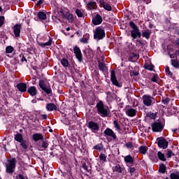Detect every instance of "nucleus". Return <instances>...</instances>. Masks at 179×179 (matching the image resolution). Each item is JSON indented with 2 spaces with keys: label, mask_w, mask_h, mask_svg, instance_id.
Listing matches in <instances>:
<instances>
[{
  "label": "nucleus",
  "mask_w": 179,
  "mask_h": 179,
  "mask_svg": "<svg viewBox=\"0 0 179 179\" xmlns=\"http://www.w3.org/2000/svg\"><path fill=\"white\" fill-rule=\"evenodd\" d=\"M6 173L8 174H13L16 170V158L8 159L6 163Z\"/></svg>",
  "instance_id": "1"
},
{
  "label": "nucleus",
  "mask_w": 179,
  "mask_h": 179,
  "mask_svg": "<svg viewBox=\"0 0 179 179\" xmlns=\"http://www.w3.org/2000/svg\"><path fill=\"white\" fill-rule=\"evenodd\" d=\"M106 37V31L103 27H99L96 28L94 31V38L96 40V41H100V40H103Z\"/></svg>",
  "instance_id": "2"
},
{
  "label": "nucleus",
  "mask_w": 179,
  "mask_h": 179,
  "mask_svg": "<svg viewBox=\"0 0 179 179\" xmlns=\"http://www.w3.org/2000/svg\"><path fill=\"white\" fill-rule=\"evenodd\" d=\"M129 26L133 29V30L131 31V36L133 38H141V31H139V28H138V26L135 24V22L131 21L129 22Z\"/></svg>",
  "instance_id": "3"
},
{
  "label": "nucleus",
  "mask_w": 179,
  "mask_h": 179,
  "mask_svg": "<svg viewBox=\"0 0 179 179\" xmlns=\"http://www.w3.org/2000/svg\"><path fill=\"white\" fill-rule=\"evenodd\" d=\"M96 108H97L98 113L99 114V115H101V117H107V114H108V111L107 110V109L106 108H104V104H103L102 101H99L96 104Z\"/></svg>",
  "instance_id": "4"
},
{
  "label": "nucleus",
  "mask_w": 179,
  "mask_h": 179,
  "mask_svg": "<svg viewBox=\"0 0 179 179\" xmlns=\"http://www.w3.org/2000/svg\"><path fill=\"white\" fill-rule=\"evenodd\" d=\"M151 128L153 132H162L163 128H164V125L160 121L155 122L151 124Z\"/></svg>",
  "instance_id": "5"
},
{
  "label": "nucleus",
  "mask_w": 179,
  "mask_h": 179,
  "mask_svg": "<svg viewBox=\"0 0 179 179\" xmlns=\"http://www.w3.org/2000/svg\"><path fill=\"white\" fill-rule=\"evenodd\" d=\"M39 87L45 92L47 94H51V87H50L48 85L45 84V82L43 80H39Z\"/></svg>",
  "instance_id": "6"
},
{
  "label": "nucleus",
  "mask_w": 179,
  "mask_h": 179,
  "mask_svg": "<svg viewBox=\"0 0 179 179\" xmlns=\"http://www.w3.org/2000/svg\"><path fill=\"white\" fill-rule=\"evenodd\" d=\"M143 103L146 107H150L153 104V97L150 95H143Z\"/></svg>",
  "instance_id": "7"
},
{
  "label": "nucleus",
  "mask_w": 179,
  "mask_h": 179,
  "mask_svg": "<svg viewBox=\"0 0 179 179\" xmlns=\"http://www.w3.org/2000/svg\"><path fill=\"white\" fill-rule=\"evenodd\" d=\"M88 128L92 131V132L96 134L100 130V125L93 121H90L88 122Z\"/></svg>",
  "instance_id": "8"
},
{
  "label": "nucleus",
  "mask_w": 179,
  "mask_h": 179,
  "mask_svg": "<svg viewBox=\"0 0 179 179\" xmlns=\"http://www.w3.org/2000/svg\"><path fill=\"white\" fill-rule=\"evenodd\" d=\"M110 80L113 85H114V86H117V87H121L122 86L120 83H118V80H117L115 71L114 70L110 71Z\"/></svg>",
  "instance_id": "9"
},
{
  "label": "nucleus",
  "mask_w": 179,
  "mask_h": 179,
  "mask_svg": "<svg viewBox=\"0 0 179 179\" xmlns=\"http://www.w3.org/2000/svg\"><path fill=\"white\" fill-rule=\"evenodd\" d=\"M158 142V146L159 148H161L162 149H167V147L169 146V142L166 141L163 137H159L157 139Z\"/></svg>",
  "instance_id": "10"
},
{
  "label": "nucleus",
  "mask_w": 179,
  "mask_h": 179,
  "mask_svg": "<svg viewBox=\"0 0 179 179\" xmlns=\"http://www.w3.org/2000/svg\"><path fill=\"white\" fill-rule=\"evenodd\" d=\"M124 160L127 166H134L135 164V157H132L131 155L125 156Z\"/></svg>",
  "instance_id": "11"
},
{
  "label": "nucleus",
  "mask_w": 179,
  "mask_h": 179,
  "mask_svg": "<svg viewBox=\"0 0 179 179\" xmlns=\"http://www.w3.org/2000/svg\"><path fill=\"white\" fill-rule=\"evenodd\" d=\"M74 54L77 59H78L79 62H82L83 56L82 55V51H80V48L78 46H75L73 48Z\"/></svg>",
  "instance_id": "12"
},
{
  "label": "nucleus",
  "mask_w": 179,
  "mask_h": 179,
  "mask_svg": "<svg viewBox=\"0 0 179 179\" xmlns=\"http://www.w3.org/2000/svg\"><path fill=\"white\" fill-rule=\"evenodd\" d=\"M21 29H22V25L20 24H17L13 27V31L15 37H20Z\"/></svg>",
  "instance_id": "13"
},
{
  "label": "nucleus",
  "mask_w": 179,
  "mask_h": 179,
  "mask_svg": "<svg viewBox=\"0 0 179 179\" xmlns=\"http://www.w3.org/2000/svg\"><path fill=\"white\" fill-rule=\"evenodd\" d=\"M103 22V18L100 15H96L93 19H92V23L94 24V26H97L99 24H101V22Z\"/></svg>",
  "instance_id": "14"
},
{
  "label": "nucleus",
  "mask_w": 179,
  "mask_h": 179,
  "mask_svg": "<svg viewBox=\"0 0 179 179\" xmlns=\"http://www.w3.org/2000/svg\"><path fill=\"white\" fill-rule=\"evenodd\" d=\"M103 134H105V135H106V136H110L111 138H113V139H117V136L115 135V133H114V131L109 128H107Z\"/></svg>",
  "instance_id": "15"
},
{
  "label": "nucleus",
  "mask_w": 179,
  "mask_h": 179,
  "mask_svg": "<svg viewBox=\"0 0 179 179\" xmlns=\"http://www.w3.org/2000/svg\"><path fill=\"white\" fill-rule=\"evenodd\" d=\"M17 89H18V90L20 92H26L27 89V85H26V83H18L17 85Z\"/></svg>",
  "instance_id": "16"
},
{
  "label": "nucleus",
  "mask_w": 179,
  "mask_h": 179,
  "mask_svg": "<svg viewBox=\"0 0 179 179\" xmlns=\"http://www.w3.org/2000/svg\"><path fill=\"white\" fill-rule=\"evenodd\" d=\"M149 157L152 162H157V160H159L157 158V154H156L153 150L150 151Z\"/></svg>",
  "instance_id": "17"
},
{
  "label": "nucleus",
  "mask_w": 179,
  "mask_h": 179,
  "mask_svg": "<svg viewBox=\"0 0 179 179\" xmlns=\"http://www.w3.org/2000/svg\"><path fill=\"white\" fill-rule=\"evenodd\" d=\"M32 138L35 142H37L38 141H43V134L36 133L32 135Z\"/></svg>",
  "instance_id": "18"
},
{
  "label": "nucleus",
  "mask_w": 179,
  "mask_h": 179,
  "mask_svg": "<svg viewBox=\"0 0 179 179\" xmlns=\"http://www.w3.org/2000/svg\"><path fill=\"white\" fill-rule=\"evenodd\" d=\"M27 92L31 96H36V94H37V88L34 86L30 87L28 88Z\"/></svg>",
  "instance_id": "19"
},
{
  "label": "nucleus",
  "mask_w": 179,
  "mask_h": 179,
  "mask_svg": "<svg viewBox=\"0 0 179 179\" xmlns=\"http://www.w3.org/2000/svg\"><path fill=\"white\" fill-rule=\"evenodd\" d=\"M49 41L48 42L45 43H40L39 45H41V47H48L50 45H51V44H52V38H51L50 36H48Z\"/></svg>",
  "instance_id": "20"
},
{
  "label": "nucleus",
  "mask_w": 179,
  "mask_h": 179,
  "mask_svg": "<svg viewBox=\"0 0 179 179\" xmlns=\"http://www.w3.org/2000/svg\"><path fill=\"white\" fill-rule=\"evenodd\" d=\"M46 108L48 111H54V110H57V106H55V104L52 103H48L46 106Z\"/></svg>",
  "instance_id": "21"
},
{
  "label": "nucleus",
  "mask_w": 179,
  "mask_h": 179,
  "mask_svg": "<svg viewBox=\"0 0 179 179\" xmlns=\"http://www.w3.org/2000/svg\"><path fill=\"white\" fill-rule=\"evenodd\" d=\"M127 115H129V117H135V115H136V110L134 108H129L127 111Z\"/></svg>",
  "instance_id": "22"
},
{
  "label": "nucleus",
  "mask_w": 179,
  "mask_h": 179,
  "mask_svg": "<svg viewBox=\"0 0 179 179\" xmlns=\"http://www.w3.org/2000/svg\"><path fill=\"white\" fill-rule=\"evenodd\" d=\"M139 153L141 155H146L148 152V147L145 145H141L138 148Z\"/></svg>",
  "instance_id": "23"
},
{
  "label": "nucleus",
  "mask_w": 179,
  "mask_h": 179,
  "mask_svg": "<svg viewBox=\"0 0 179 179\" xmlns=\"http://www.w3.org/2000/svg\"><path fill=\"white\" fill-rule=\"evenodd\" d=\"M101 5L103 6V9H106V10H111V6L107 3H105L104 1H101Z\"/></svg>",
  "instance_id": "24"
},
{
  "label": "nucleus",
  "mask_w": 179,
  "mask_h": 179,
  "mask_svg": "<svg viewBox=\"0 0 179 179\" xmlns=\"http://www.w3.org/2000/svg\"><path fill=\"white\" fill-rule=\"evenodd\" d=\"M150 34H152V31L149 29H147L143 32L142 36L143 37L148 39L150 38Z\"/></svg>",
  "instance_id": "25"
},
{
  "label": "nucleus",
  "mask_w": 179,
  "mask_h": 179,
  "mask_svg": "<svg viewBox=\"0 0 179 179\" xmlns=\"http://www.w3.org/2000/svg\"><path fill=\"white\" fill-rule=\"evenodd\" d=\"M15 141L21 143L23 141V136L21 134H17L14 136Z\"/></svg>",
  "instance_id": "26"
},
{
  "label": "nucleus",
  "mask_w": 179,
  "mask_h": 179,
  "mask_svg": "<svg viewBox=\"0 0 179 179\" xmlns=\"http://www.w3.org/2000/svg\"><path fill=\"white\" fill-rule=\"evenodd\" d=\"M87 8L90 10H93L96 8V2L90 1L87 3Z\"/></svg>",
  "instance_id": "27"
},
{
  "label": "nucleus",
  "mask_w": 179,
  "mask_h": 179,
  "mask_svg": "<svg viewBox=\"0 0 179 179\" xmlns=\"http://www.w3.org/2000/svg\"><path fill=\"white\" fill-rule=\"evenodd\" d=\"M38 17L41 20H45L47 19V15L44 12H39L38 14Z\"/></svg>",
  "instance_id": "28"
},
{
  "label": "nucleus",
  "mask_w": 179,
  "mask_h": 179,
  "mask_svg": "<svg viewBox=\"0 0 179 179\" xmlns=\"http://www.w3.org/2000/svg\"><path fill=\"white\" fill-rule=\"evenodd\" d=\"M61 64L64 68H68L69 66V62H68V59L63 58L61 60Z\"/></svg>",
  "instance_id": "29"
},
{
  "label": "nucleus",
  "mask_w": 179,
  "mask_h": 179,
  "mask_svg": "<svg viewBox=\"0 0 179 179\" xmlns=\"http://www.w3.org/2000/svg\"><path fill=\"white\" fill-rule=\"evenodd\" d=\"M20 146L23 148L24 150L27 149L29 148L28 145L29 143H27V141L26 140H22L20 143Z\"/></svg>",
  "instance_id": "30"
},
{
  "label": "nucleus",
  "mask_w": 179,
  "mask_h": 179,
  "mask_svg": "<svg viewBox=\"0 0 179 179\" xmlns=\"http://www.w3.org/2000/svg\"><path fill=\"white\" fill-rule=\"evenodd\" d=\"M157 157L162 162H166V157H164V154L162 153V152H157Z\"/></svg>",
  "instance_id": "31"
},
{
  "label": "nucleus",
  "mask_w": 179,
  "mask_h": 179,
  "mask_svg": "<svg viewBox=\"0 0 179 179\" xmlns=\"http://www.w3.org/2000/svg\"><path fill=\"white\" fill-rule=\"evenodd\" d=\"M166 167L164 164H162L159 166V173L164 174V173H166Z\"/></svg>",
  "instance_id": "32"
},
{
  "label": "nucleus",
  "mask_w": 179,
  "mask_h": 179,
  "mask_svg": "<svg viewBox=\"0 0 179 179\" xmlns=\"http://www.w3.org/2000/svg\"><path fill=\"white\" fill-rule=\"evenodd\" d=\"M99 159L102 163L107 162V155L101 153V155H99Z\"/></svg>",
  "instance_id": "33"
},
{
  "label": "nucleus",
  "mask_w": 179,
  "mask_h": 179,
  "mask_svg": "<svg viewBox=\"0 0 179 179\" xmlns=\"http://www.w3.org/2000/svg\"><path fill=\"white\" fill-rule=\"evenodd\" d=\"M171 179H179V172L172 173L170 174Z\"/></svg>",
  "instance_id": "34"
},
{
  "label": "nucleus",
  "mask_w": 179,
  "mask_h": 179,
  "mask_svg": "<svg viewBox=\"0 0 179 179\" xmlns=\"http://www.w3.org/2000/svg\"><path fill=\"white\" fill-rule=\"evenodd\" d=\"M113 125L115 128H116L117 132H120L121 131V126H120V124H118V122L117 120H115L113 122Z\"/></svg>",
  "instance_id": "35"
},
{
  "label": "nucleus",
  "mask_w": 179,
  "mask_h": 179,
  "mask_svg": "<svg viewBox=\"0 0 179 179\" xmlns=\"http://www.w3.org/2000/svg\"><path fill=\"white\" fill-rule=\"evenodd\" d=\"M126 148H127V149H131V150H134L135 146L134 145V143H132V142H129L125 144Z\"/></svg>",
  "instance_id": "36"
},
{
  "label": "nucleus",
  "mask_w": 179,
  "mask_h": 179,
  "mask_svg": "<svg viewBox=\"0 0 179 179\" xmlns=\"http://www.w3.org/2000/svg\"><path fill=\"white\" fill-rule=\"evenodd\" d=\"M103 148H104V146L103 145V144L100 143V144L95 145L94 147V149L99 150V152H101V150H103Z\"/></svg>",
  "instance_id": "37"
},
{
  "label": "nucleus",
  "mask_w": 179,
  "mask_h": 179,
  "mask_svg": "<svg viewBox=\"0 0 179 179\" xmlns=\"http://www.w3.org/2000/svg\"><path fill=\"white\" fill-rule=\"evenodd\" d=\"M171 65L173 66L174 68H179V62L178 60H171Z\"/></svg>",
  "instance_id": "38"
},
{
  "label": "nucleus",
  "mask_w": 179,
  "mask_h": 179,
  "mask_svg": "<svg viewBox=\"0 0 179 179\" xmlns=\"http://www.w3.org/2000/svg\"><path fill=\"white\" fill-rule=\"evenodd\" d=\"M166 156L170 159L172 156H175V154L173 152V151H171V150H168L167 152L166 153Z\"/></svg>",
  "instance_id": "39"
},
{
  "label": "nucleus",
  "mask_w": 179,
  "mask_h": 179,
  "mask_svg": "<svg viewBox=\"0 0 179 179\" xmlns=\"http://www.w3.org/2000/svg\"><path fill=\"white\" fill-rule=\"evenodd\" d=\"M113 169L117 173H122V169H121L120 164L116 165Z\"/></svg>",
  "instance_id": "40"
},
{
  "label": "nucleus",
  "mask_w": 179,
  "mask_h": 179,
  "mask_svg": "<svg viewBox=\"0 0 179 179\" xmlns=\"http://www.w3.org/2000/svg\"><path fill=\"white\" fill-rule=\"evenodd\" d=\"M127 167H129L127 169L128 172L130 173L131 176H132V174L135 173V167H131V166H127Z\"/></svg>",
  "instance_id": "41"
},
{
  "label": "nucleus",
  "mask_w": 179,
  "mask_h": 179,
  "mask_svg": "<svg viewBox=\"0 0 179 179\" xmlns=\"http://www.w3.org/2000/svg\"><path fill=\"white\" fill-rule=\"evenodd\" d=\"M76 13L78 16V17H83V13H82V10H80V9H76Z\"/></svg>",
  "instance_id": "42"
},
{
  "label": "nucleus",
  "mask_w": 179,
  "mask_h": 179,
  "mask_svg": "<svg viewBox=\"0 0 179 179\" xmlns=\"http://www.w3.org/2000/svg\"><path fill=\"white\" fill-rule=\"evenodd\" d=\"M99 68L100 71H106V64L102 62H99Z\"/></svg>",
  "instance_id": "43"
},
{
  "label": "nucleus",
  "mask_w": 179,
  "mask_h": 179,
  "mask_svg": "<svg viewBox=\"0 0 179 179\" xmlns=\"http://www.w3.org/2000/svg\"><path fill=\"white\" fill-rule=\"evenodd\" d=\"M6 52H7L8 54H11V52H13V47L12 46L6 47Z\"/></svg>",
  "instance_id": "44"
},
{
  "label": "nucleus",
  "mask_w": 179,
  "mask_h": 179,
  "mask_svg": "<svg viewBox=\"0 0 179 179\" xmlns=\"http://www.w3.org/2000/svg\"><path fill=\"white\" fill-rule=\"evenodd\" d=\"M155 66L152 64H145V69H148V71H153Z\"/></svg>",
  "instance_id": "45"
},
{
  "label": "nucleus",
  "mask_w": 179,
  "mask_h": 179,
  "mask_svg": "<svg viewBox=\"0 0 179 179\" xmlns=\"http://www.w3.org/2000/svg\"><path fill=\"white\" fill-rule=\"evenodd\" d=\"M162 103L163 104H169L170 103V98H162Z\"/></svg>",
  "instance_id": "46"
},
{
  "label": "nucleus",
  "mask_w": 179,
  "mask_h": 179,
  "mask_svg": "<svg viewBox=\"0 0 179 179\" xmlns=\"http://www.w3.org/2000/svg\"><path fill=\"white\" fill-rule=\"evenodd\" d=\"M138 58V55H133L132 56H130L129 57V61H130V62H134V61H135L134 59Z\"/></svg>",
  "instance_id": "47"
},
{
  "label": "nucleus",
  "mask_w": 179,
  "mask_h": 179,
  "mask_svg": "<svg viewBox=\"0 0 179 179\" xmlns=\"http://www.w3.org/2000/svg\"><path fill=\"white\" fill-rule=\"evenodd\" d=\"M165 71H166V74L169 75V76H171L173 75V73H171V71H170V67L169 66L166 67Z\"/></svg>",
  "instance_id": "48"
},
{
  "label": "nucleus",
  "mask_w": 179,
  "mask_h": 179,
  "mask_svg": "<svg viewBox=\"0 0 179 179\" xmlns=\"http://www.w3.org/2000/svg\"><path fill=\"white\" fill-rule=\"evenodd\" d=\"M67 20H69L70 23H72V22H73V15L72 14H69L67 16Z\"/></svg>",
  "instance_id": "49"
},
{
  "label": "nucleus",
  "mask_w": 179,
  "mask_h": 179,
  "mask_svg": "<svg viewBox=\"0 0 179 179\" xmlns=\"http://www.w3.org/2000/svg\"><path fill=\"white\" fill-rule=\"evenodd\" d=\"M158 79H159V76H157V75H155V76L151 78V81H152V82H155V83H157Z\"/></svg>",
  "instance_id": "50"
},
{
  "label": "nucleus",
  "mask_w": 179,
  "mask_h": 179,
  "mask_svg": "<svg viewBox=\"0 0 179 179\" xmlns=\"http://www.w3.org/2000/svg\"><path fill=\"white\" fill-rule=\"evenodd\" d=\"M42 148L43 149H47L48 148V143L47 141H43Z\"/></svg>",
  "instance_id": "51"
},
{
  "label": "nucleus",
  "mask_w": 179,
  "mask_h": 179,
  "mask_svg": "<svg viewBox=\"0 0 179 179\" xmlns=\"http://www.w3.org/2000/svg\"><path fill=\"white\" fill-rule=\"evenodd\" d=\"M5 20V17L1 16L0 17V27L3 25V21Z\"/></svg>",
  "instance_id": "52"
},
{
  "label": "nucleus",
  "mask_w": 179,
  "mask_h": 179,
  "mask_svg": "<svg viewBox=\"0 0 179 179\" xmlns=\"http://www.w3.org/2000/svg\"><path fill=\"white\" fill-rule=\"evenodd\" d=\"M131 73L133 76H138L139 75V73L138 71H132Z\"/></svg>",
  "instance_id": "53"
},
{
  "label": "nucleus",
  "mask_w": 179,
  "mask_h": 179,
  "mask_svg": "<svg viewBox=\"0 0 179 179\" xmlns=\"http://www.w3.org/2000/svg\"><path fill=\"white\" fill-rule=\"evenodd\" d=\"M83 169H84V170H86L87 171H89V169H87V165H86V164H83Z\"/></svg>",
  "instance_id": "54"
},
{
  "label": "nucleus",
  "mask_w": 179,
  "mask_h": 179,
  "mask_svg": "<svg viewBox=\"0 0 179 179\" xmlns=\"http://www.w3.org/2000/svg\"><path fill=\"white\" fill-rule=\"evenodd\" d=\"M21 61L22 62H27V60H26V57H24V56H23L22 57V59H21Z\"/></svg>",
  "instance_id": "55"
},
{
  "label": "nucleus",
  "mask_w": 179,
  "mask_h": 179,
  "mask_svg": "<svg viewBox=\"0 0 179 179\" xmlns=\"http://www.w3.org/2000/svg\"><path fill=\"white\" fill-rule=\"evenodd\" d=\"M42 118L43 120H47V115L45 114L42 115Z\"/></svg>",
  "instance_id": "56"
},
{
  "label": "nucleus",
  "mask_w": 179,
  "mask_h": 179,
  "mask_svg": "<svg viewBox=\"0 0 179 179\" xmlns=\"http://www.w3.org/2000/svg\"><path fill=\"white\" fill-rule=\"evenodd\" d=\"M41 3H43V0H39V1L37 2V5H41Z\"/></svg>",
  "instance_id": "57"
},
{
  "label": "nucleus",
  "mask_w": 179,
  "mask_h": 179,
  "mask_svg": "<svg viewBox=\"0 0 179 179\" xmlns=\"http://www.w3.org/2000/svg\"><path fill=\"white\" fill-rule=\"evenodd\" d=\"M69 30H71V28L67 27V28H66V31H69Z\"/></svg>",
  "instance_id": "58"
},
{
  "label": "nucleus",
  "mask_w": 179,
  "mask_h": 179,
  "mask_svg": "<svg viewBox=\"0 0 179 179\" xmlns=\"http://www.w3.org/2000/svg\"><path fill=\"white\" fill-rule=\"evenodd\" d=\"M0 12H2V7L0 6Z\"/></svg>",
  "instance_id": "59"
},
{
  "label": "nucleus",
  "mask_w": 179,
  "mask_h": 179,
  "mask_svg": "<svg viewBox=\"0 0 179 179\" xmlns=\"http://www.w3.org/2000/svg\"><path fill=\"white\" fill-rule=\"evenodd\" d=\"M50 132H52V129H50Z\"/></svg>",
  "instance_id": "60"
},
{
  "label": "nucleus",
  "mask_w": 179,
  "mask_h": 179,
  "mask_svg": "<svg viewBox=\"0 0 179 179\" xmlns=\"http://www.w3.org/2000/svg\"><path fill=\"white\" fill-rule=\"evenodd\" d=\"M165 179H169L168 177L165 178Z\"/></svg>",
  "instance_id": "61"
},
{
  "label": "nucleus",
  "mask_w": 179,
  "mask_h": 179,
  "mask_svg": "<svg viewBox=\"0 0 179 179\" xmlns=\"http://www.w3.org/2000/svg\"><path fill=\"white\" fill-rule=\"evenodd\" d=\"M31 1H36V0H31Z\"/></svg>",
  "instance_id": "62"
}]
</instances>
